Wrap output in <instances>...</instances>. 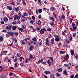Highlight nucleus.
<instances>
[{"mask_svg":"<svg viewBox=\"0 0 78 78\" xmlns=\"http://www.w3.org/2000/svg\"><path fill=\"white\" fill-rule=\"evenodd\" d=\"M54 36L55 38V40L56 42H59V41H60V38H59V36L55 34L54 35Z\"/></svg>","mask_w":78,"mask_h":78,"instance_id":"f257e3e1","label":"nucleus"},{"mask_svg":"<svg viewBox=\"0 0 78 78\" xmlns=\"http://www.w3.org/2000/svg\"><path fill=\"white\" fill-rule=\"evenodd\" d=\"M46 29L45 28H43L41 29L39 31V32L40 34H44V33L45 31H46Z\"/></svg>","mask_w":78,"mask_h":78,"instance_id":"f03ea898","label":"nucleus"},{"mask_svg":"<svg viewBox=\"0 0 78 78\" xmlns=\"http://www.w3.org/2000/svg\"><path fill=\"white\" fill-rule=\"evenodd\" d=\"M5 28L7 30H8V31H10V30H11V29H12V26H6L5 27Z\"/></svg>","mask_w":78,"mask_h":78,"instance_id":"7ed1b4c3","label":"nucleus"},{"mask_svg":"<svg viewBox=\"0 0 78 78\" xmlns=\"http://www.w3.org/2000/svg\"><path fill=\"white\" fill-rule=\"evenodd\" d=\"M45 41H46V45H48V46H49V45H50V44H49L48 42H50V39H48V38H47L45 39Z\"/></svg>","mask_w":78,"mask_h":78,"instance_id":"20e7f679","label":"nucleus"},{"mask_svg":"<svg viewBox=\"0 0 78 78\" xmlns=\"http://www.w3.org/2000/svg\"><path fill=\"white\" fill-rule=\"evenodd\" d=\"M13 9L15 12H18V11L20 10V8L19 7H17V8L14 7Z\"/></svg>","mask_w":78,"mask_h":78,"instance_id":"39448f33","label":"nucleus"},{"mask_svg":"<svg viewBox=\"0 0 78 78\" xmlns=\"http://www.w3.org/2000/svg\"><path fill=\"white\" fill-rule=\"evenodd\" d=\"M36 23L38 25H41V21L40 20H36Z\"/></svg>","mask_w":78,"mask_h":78,"instance_id":"423d86ee","label":"nucleus"},{"mask_svg":"<svg viewBox=\"0 0 78 78\" xmlns=\"http://www.w3.org/2000/svg\"><path fill=\"white\" fill-rule=\"evenodd\" d=\"M7 33L8 34H9L10 36H14V33L12 32H8Z\"/></svg>","mask_w":78,"mask_h":78,"instance_id":"0eeeda50","label":"nucleus"},{"mask_svg":"<svg viewBox=\"0 0 78 78\" xmlns=\"http://www.w3.org/2000/svg\"><path fill=\"white\" fill-rule=\"evenodd\" d=\"M19 16L17 15H15L14 16V20H16L17 19H19Z\"/></svg>","mask_w":78,"mask_h":78,"instance_id":"6e6552de","label":"nucleus"},{"mask_svg":"<svg viewBox=\"0 0 78 78\" xmlns=\"http://www.w3.org/2000/svg\"><path fill=\"white\" fill-rule=\"evenodd\" d=\"M3 20L4 22H8V18L6 16L4 17L3 19Z\"/></svg>","mask_w":78,"mask_h":78,"instance_id":"1a4fd4ad","label":"nucleus"},{"mask_svg":"<svg viewBox=\"0 0 78 78\" xmlns=\"http://www.w3.org/2000/svg\"><path fill=\"white\" fill-rule=\"evenodd\" d=\"M7 8L8 9H9V10L10 11H12V8L9 5L7 7Z\"/></svg>","mask_w":78,"mask_h":78,"instance_id":"9d476101","label":"nucleus"},{"mask_svg":"<svg viewBox=\"0 0 78 78\" xmlns=\"http://www.w3.org/2000/svg\"><path fill=\"white\" fill-rule=\"evenodd\" d=\"M47 63L48 64L49 66H51V61H50V60H48Z\"/></svg>","mask_w":78,"mask_h":78,"instance_id":"9b49d317","label":"nucleus"},{"mask_svg":"<svg viewBox=\"0 0 78 78\" xmlns=\"http://www.w3.org/2000/svg\"><path fill=\"white\" fill-rule=\"evenodd\" d=\"M51 43L52 45H54L55 43H54V38L51 39Z\"/></svg>","mask_w":78,"mask_h":78,"instance_id":"f8f14e48","label":"nucleus"},{"mask_svg":"<svg viewBox=\"0 0 78 78\" xmlns=\"http://www.w3.org/2000/svg\"><path fill=\"white\" fill-rule=\"evenodd\" d=\"M50 10L51 11H54L55 10V7H52L50 8Z\"/></svg>","mask_w":78,"mask_h":78,"instance_id":"ddd939ff","label":"nucleus"},{"mask_svg":"<svg viewBox=\"0 0 78 78\" xmlns=\"http://www.w3.org/2000/svg\"><path fill=\"white\" fill-rule=\"evenodd\" d=\"M12 28L13 30H16L17 29V26H13Z\"/></svg>","mask_w":78,"mask_h":78,"instance_id":"4468645a","label":"nucleus"},{"mask_svg":"<svg viewBox=\"0 0 78 78\" xmlns=\"http://www.w3.org/2000/svg\"><path fill=\"white\" fill-rule=\"evenodd\" d=\"M65 61H67L68 60V58L69 57V55L68 54H67L65 56Z\"/></svg>","mask_w":78,"mask_h":78,"instance_id":"2eb2a0df","label":"nucleus"},{"mask_svg":"<svg viewBox=\"0 0 78 78\" xmlns=\"http://www.w3.org/2000/svg\"><path fill=\"white\" fill-rule=\"evenodd\" d=\"M33 55H30L29 58L28 59V60H29V61H30V60H31V59H33Z\"/></svg>","mask_w":78,"mask_h":78,"instance_id":"dca6fc26","label":"nucleus"},{"mask_svg":"<svg viewBox=\"0 0 78 78\" xmlns=\"http://www.w3.org/2000/svg\"><path fill=\"white\" fill-rule=\"evenodd\" d=\"M44 73L45 74H50L51 73V71H47L44 72Z\"/></svg>","mask_w":78,"mask_h":78,"instance_id":"f3484780","label":"nucleus"},{"mask_svg":"<svg viewBox=\"0 0 78 78\" xmlns=\"http://www.w3.org/2000/svg\"><path fill=\"white\" fill-rule=\"evenodd\" d=\"M4 39V38H3V37L0 36V42H2L3 41Z\"/></svg>","mask_w":78,"mask_h":78,"instance_id":"a211bd4d","label":"nucleus"},{"mask_svg":"<svg viewBox=\"0 0 78 78\" xmlns=\"http://www.w3.org/2000/svg\"><path fill=\"white\" fill-rule=\"evenodd\" d=\"M49 24L51 25V26H53L55 24V21H52V23L50 22Z\"/></svg>","mask_w":78,"mask_h":78,"instance_id":"6ab92c4d","label":"nucleus"},{"mask_svg":"<svg viewBox=\"0 0 78 78\" xmlns=\"http://www.w3.org/2000/svg\"><path fill=\"white\" fill-rule=\"evenodd\" d=\"M70 53L71 56H73V55H74V51L73 50L70 51Z\"/></svg>","mask_w":78,"mask_h":78,"instance_id":"aec40b11","label":"nucleus"},{"mask_svg":"<svg viewBox=\"0 0 78 78\" xmlns=\"http://www.w3.org/2000/svg\"><path fill=\"white\" fill-rule=\"evenodd\" d=\"M23 15L24 17H27L28 16V14L27 13L25 12L23 14Z\"/></svg>","mask_w":78,"mask_h":78,"instance_id":"412c9836","label":"nucleus"},{"mask_svg":"<svg viewBox=\"0 0 78 78\" xmlns=\"http://www.w3.org/2000/svg\"><path fill=\"white\" fill-rule=\"evenodd\" d=\"M66 52L65 51H61L59 52V53H60V54H65Z\"/></svg>","mask_w":78,"mask_h":78,"instance_id":"4be33fe9","label":"nucleus"},{"mask_svg":"<svg viewBox=\"0 0 78 78\" xmlns=\"http://www.w3.org/2000/svg\"><path fill=\"white\" fill-rule=\"evenodd\" d=\"M57 71H58V72H61L62 71V68H59L57 70Z\"/></svg>","mask_w":78,"mask_h":78,"instance_id":"5701e85b","label":"nucleus"},{"mask_svg":"<svg viewBox=\"0 0 78 78\" xmlns=\"http://www.w3.org/2000/svg\"><path fill=\"white\" fill-rule=\"evenodd\" d=\"M22 2L23 5H24L25 6H26V5H27V4H26V2H25V0H23L22 1Z\"/></svg>","mask_w":78,"mask_h":78,"instance_id":"b1692460","label":"nucleus"},{"mask_svg":"<svg viewBox=\"0 0 78 78\" xmlns=\"http://www.w3.org/2000/svg\"><path fill=\"white\" fill-rule=\"evenodd\" d=\"M42 61H43V60H42V59H41V60H39L38 62H37V64H39V63H40V62H42Z\"/></svg>","mask_w":78,"mask_h":78,"instance_id":"393cba45","label":"nucleus"},{"mask_svg":"<svg viewBox=\"0 0 78 78\" xmlns=\"http://www.w3.org/2000/svg\"><path fill=\"white\" fill-rule=\"evenodd\" d=\"M15 4V2L13 1H12L10 3V4L11 5H14Z\"/></svg>","mask_w":78,"mask_h":78,"instance_id":"a878e982","label":"nucleus"},{"mask_svg":"<svg viewBox=\"0 0 78 78\" xmlns=\"http://www.w3.org/2000/svg\"><path fill=\"white\" fill-rule=\"evenodd\" d=\"M47 58L50 59L52 62H53V57H47Z\"/></svg>","mask_w":78,"mask_h":78,"instance_id":"bb28decb","label":"nucleus"},{"mask_svg":"<svg viewBox=\"0 0 78 78\" xmlns=\"http://www.w3.org/2000/svg\"><path fill=\"white\" fill-rule=\"evenodd\" d=\"M63 73L64 75H66V76L67 75V72H66V70H64L63 71Z\"/></svg>","mask_w":78,"mask_h":78,"instance_id":"cd10ccee","label":"nucleus"},{"mask_svg":"<svg viewBox=\"0 0 78 78\" xmlns=\"http://www.w3.org/2000/svg\"><path fill=\"white\" fill-rule=\"evenodd\" d=\"M30 37H27L25 39H24V41H28V40H30Z\"/></svg>","mask_w":78,"mask_h":78,"instance_id":"c85d7f7f","label":"nucleus"},{"mask_svg":"<svg viewBox=\"0 0 78 78\" xmlns=\"http://www.w3.org/2000/svg\"><path fill=\"white\" fill-rule=\"evenodd\" d=\"M31 44H32L33 45H35L36 44V42L35 41H31Z\"/></svg>","mask_w":78,"mask_h":78,"instance_id":"c756f323","label":"nucleus"},{"mask_svg":"<svg viewBox=\"0 0 78 78\" xmlns=\"http://www.w3.org/2000/svg\"><path fill=\"white\" fill-rule=\"evenodd\" d=\"M50 19H51V20H52V21L54 22V20H55V18H53V17L52 16H51Z\"/></svg>","mask_w":78,"mask_h":78,"instance_id":"7c9ffc66","label":"nucleus"},{"mask_svg":"<svg viewBox=\"0 0 78 78\" xmlns=\"http://www.w3.org/2000/svg\"><path fill=\"white\" fill-rule=\"evenodd\" d=\"M32 40L34 41H35V42H37V39L36 38H33L32 39Z\"/></svg>","mask_w":78,"mask_h":78,"instance_id":"2f4dec72","label":"nucleus"},{"mask_svg":"<svg viewBox=\"0 0 78 78\" xmlns=\"http://www.w3.org/2000/svg\"><path fill=\"white\" fill-rule=\"evenodd\" d=\"M19 30L21 32H23L24 31L23 29H22V28H19Z\"/></svg>","mask_w":78,"mask_h":78,"instance_id":"473e14b6","label":"nucleus"},{"mask_svg":"<svg viewBox=\"0 0 78 78\" xmlns=\"http://www.w3.org/2000/svg\"><path fill=\"white\" fill-rule=\"evenodd\" d=\"M38 12L40 14H41L42 12V10L41 9H39L38 10Z\"/></svg>","mask_w":78,"mask_h":78,"instance_id":"72a5a7b5","label":"nucleus"},{"mask_svg":"<svg viewBox=\"0 0 78 78\" xmlns=\"http://www.w3.org/2000/svg\"><path fill=\"white\" fill-rule=\"evenodd\" d=\"M34 22V20H31L30 21V23L31 24H33Z\"/></svg>","mask_w":78,"mask_h":78,"instance_id":"f704fd0d","label":"nucleus"},{"mask_svg":"<svg viewBox=\"0 0 78 78\" xmlns=\"http://www.w3.org/2000/svg\"><path fill=\"white\" fill-rule=\"evenodd\" d=\"M13 18H14V17L13 16H11L9 18V20H13Z\"/></svg>","mask_w":78,"mask_h":78,"instance_id":"c9c22d12","label":"nucleus"},{"mask_svg":"<svg viewBox=\"0 0 78 78\" xmlns=\"http://www.w3.org/2000/svg\"><path fill=\"white\" fill-rule=\"evenodd\" d=\"M50 76L51 78H55V76L52 74L50 75Z\"/></svg>","mask_w":78,"mask_h":78,"instance_id":"e433bc0d","label":"nucleus"},{"mask_svg":"<svg viewBox=\"0 0 78 78\" xmlns=\"http://www.w3.org/2000/svg\"><path fill=\"white\" fill-rule=\"evenodd\" d=\"M16 55L18 57H20L21 56V54L20 53H17Z\"/></svg>","mask_w":78,"mask_h":78,"instance_id":"4c0bfd02","label":"nucleus"},{"mask_svg":"<svg viewBox=\"0 0 78 78\" xmlns=\"http://www.w3.org/2000/svg\"><path fill=\"white\" fill-rule=\"evenodd\" d=\"M0 77L1 78H5V76L2 74L1 75Z\"/></svg>","mask_w":78,"mask_h":78,"instance_id":"58836bf2","label":"nucleus"},{"mask_svg":"<svg viewBox=\"0 0 78 78\" xmlns=\"http://www.w3.org/2000/svg\"><path fill=\"white\" fill-rule=\"evenodd\" d=\"M69 20H70V24H71V23H72V21H73V19H69Z\"/></svg>","mask_w":78,"mask_h":78,"instance_id":"ea45409f","label":"nucleus"},{"mask_svg":"<svg viewBox=\"0 0 78 78\" xmlns=\"http://www.w3.org/2000/svg\"><path fill=\"white\" fill-rule=\"evenodd\" d=\"M36 14H37V15H38V14H39V10H38V9H36Z\"/></svg>","mask_w":78,"mask_h":78,"instance_id":"a19ab883","label":"nucleus"},{"mask_svg":"<svg viewBox=\"0 0 78 78\" xmlns=\"http://www.w3.org/2000/svg\"><path fill=\"white\" fill-rule=\"evenodd\" d=\"M74 78H78V74H76Z\"/></svg>","mask_w":78,"mask_h":78,"instance_id":"79ce46f5","label":"nucleus"},{"mask_svg":"<svg viewBox=\"0 0 78 78\" xmlns=\"http://www.w3.org/2000/svg\"><path fill=\"white\" fill-rule=\"evenodd\" d=\"M61 18L62 19H65V16H64V15H62Z\"/></svg>","mask_w":78,"mask_h":78,"instance_id":"37998d69","label":"nucleus"},{"mask_svg":"<svg viewBox=\"0 0 78 78\" xmlns=\"http://www.w3.org/2000/svg\"><path fill=\"white\" fill-rule=\"evenodd\" d=\"M72 37H69V41H72Z\"/></svg>","mask_w":78,"mask_h":78,"instance_id":"c03bdc74","label":"nucleus"},{"mask_svg":"<svg viewBox=\"0 0 78 78\" xmlns=\"http://www.w3.org/2000/svg\"><path fill=\"white\" fill-rule=\"evenodd\" d=\"M20 66H21V67H23V66H24V65L23 64V63L21 62L20 63Z\"/></svg>","mask_w":78,"mask_h":78,"instance_id":"a18cd8bd","label":"nucleus"},{"mask_svg":"<svg viewBox=\"0 0 78 78\" xmlns=\"http://www.w3.org/2000/svg\"><path fill=\"white\" fill-rule=\"evenodd\" d=\"M21 17H22V19H26V17H24V16L23 15H21Z\"/></svg>","mask_w":78,"mask_h":78,"instance_id":"49530a36","label":"nucleus"},{"mask_svg":"<svg viewBox=\"0 0 78 78\" xmlns=\"http://www.w3.org/2000/svg\"><path fill=\"white\" fill-rule=\"evenodd\" d=\"M17 62L15 63V66H14L15 67H17Z\"/></svg>","mask_w":78,"mask_h":78,"instance_id":"de8ad7c7","label":"nucleus"},{"mask_svg":"<svg viewBox=\"0 0 78 78\" xmlns=\"http://www.w3.org/2000/svg\"><path fill=\"white\" fill-rule=\"evenodd\" d=\"M47 31H51L52 30L50 28H48L47 29Z\"/></svg>","mask_w":78,"mask_h":78,"instance_id":"09e8293b","label":"nucleus"},{"mask_svg":"<svg viewBox=\"0 0 78 78\" xmlns=\"http://www.w3.org/2000/svg\"><path fill=\"white\" fill-rule=\"evenodd\" d=\"M23 59V57H21L20 58V61H22V60Z\"/></svg>","mask_w":78,"mask_h":78,"instance_id":"8fccbe9b","label":"nucleus"},{"mask_svg":"<svg viewBox=\"0 0 78 78\" xmlns=\"http://www.w3.org/2000/svg\"><path fill=\"white\" fill-rule=\"evenodd\" d=\"M74 78V74L71 75L70 77V78Z\"/></svg>","mask_w":78,"mask_h":78,"instance_id":"3c124183","label":"nucleus"},{"mask_svg":"<svg viewBox=\"0 0 78 78\" xmlns=\"http://www.w3.org/2000/svg\"><path fill=\"white\" fill-rule=\"evenodd\" d=\"M64 65L65 66H66V67H68V69H69V67H68V66H69V65H68V64H64Z\"/></svg>","mask_w":78,"mask_h":78,"instance_id":"603ef678","label":"nucleus"},{"mask_svg":"<svg viewBox=\"0 0 78 78\" xmlns=\"http://www.w3.org/2000/svg\"><path fill=\"white\" fill-rule=\"evenodd\" d=\"M70 30H71V31H75V30H74L72 28H69Z\"/></svg>","mask_w":78,"mask_h":78,"instance_id":"864d4df0","label":"nucleus"},{"mask_svg":"<svg viewBox=\"0 0 78 78\" xmlns=\"http://www.w3.org/2000/svg\"><path fill=\"white\" fill-rule=\"evenodd\" d=\"M73 29L75 31V30L76 29V27L75 26L74 27H73Z\"/></svg>","mask_w":78,"mask_h":78,"instance_id":"5fc2aeb1","label":"nucleus"},{"mask_svg":"<svg viewBox=\"0 0 78 78\" xmlns=\"http://www.w3.org/2000/svg\"><path fill=\"white\" fill-rule=\"evenodd\" d=\"M42 63L43 64H44L45 65H47V63H46V62H42Z\"/></svg>","mask_w":78,"mask_h":78,"instance_id":"6e6d98bb","label":"nucleus"},{"mask_svg":"<svg viewBox=\"0 0 78 78\" xmlns=\"http://www.w3.org/2000/svg\"><path fill=\"white\" fill-rule=\"evenodd\" d=\"M11 59H7V61L8 62H11Z\"/></svg>","mask_w":78,"mask_h":78,"instance_id":"4d7b16f0","label":"nucleus"},{"mask_svg":"<svg viewBox=\"0 0 78 78\" xmlns=\"http://www.w3.org/2000/svg\"><path fill=\"white\" fill-rule=\"evenodd\" d=\"M22 28L23 29H25V26L23 25H22Z\"/></svg>","mask_w":78,"mask_h":78,"instance_id":"13d9d810","label":"nucleus"},{"mask_svg":"<svg viewBox=\"0 0 78 78\" xmlns=\"http://www.w3.org/2000/svg\"><path fill=\"white\" fill-rule=\"evenodd\" d=\"M6 37H9V35L8 34H6L5 35Z\"/></svg>","mask_w":78,"mask_h":78,"instance_id":"bf43d9fd","label":"nucleus"},{"mask_svg":"<svg viewBox=\"0 0 78 78\" xmlns=\"http://www.w3.org/2000/svg\"><path fill=\"white\" fill-rule=\"evenodd\" d=\"M76 33H74L73 34V37H75V36H76Z\"/></svg>","mask_w":78,"mask_h":78,"instance_id":"052dcab7","label":"nucleus"},{"mask_svg":"<svg viewBox=\"0 0 78 78\" xmlns=\"http://www.w3.org/2000/svg\"><path fill=\"white\" fill-rule=\"evenodd\" d=\"M72 26L73 27H75V26L76 25L75 24H74L73 23L72 24Z\"/></svg>","mask_w":78,"mask_h":78,"instance_id":"680f3d73","label":"nucleus"},{"mask_svg":"<svg viewBox=\"0 0 78 78\" xmlns=\"http://www.w3.org/2000/svg\"><path fill=\"white\" fill-rule=\"evenodd\" d=\"M32 19H33V20H35L36 19H35V17H34V16H32Z\"/></svg>","mask_w":78,"mask_h":78,"instance_id":"e2e57ef3","label":"nucleus"},{"mask_svg":"<svg viewBox=\"0 0 78 78\" xmlns=\"http://www.w3.org/2000/svg\"><path fill=\"white\" fill-rule=\"evenodd\" d=\"M9 76H11L12 75H13V73H10L9 74Z\"/></svg>","mask_w":78,"mask_h":78,"instance_id":"0e129e2a","label":"nucleus"},{"mask_svg":"<svg viewBox=\"0 0 78 78\" xmlns=\"http://www.w3.org/2000/svg\"><path fill=\"white\" fill-rule=\"evenodd\" d=\"M25 20L23 19H22L21 20V21L22 22H25Z\"/></svg>","mask_w":78,"mask_h":78,"instance_id":"69168bd1","label":"nucleus"},{"mask_svg":"<svg viewBox=\"0 0 78 78\" xmlns=\"http://www.w3.org/2000/svg\"><path fill=\"white\" fill-rule=\"evenodd\" d=\"M6 30H2V32H4V33H6Z\"/></svg>","mask_w":78,"mask_h":78,"instance_id":"338daca9","label":"nucleus"},{"mask_svg":"<svg viewBox=\"0 0 78 78\" xmlns=\"http://www.w3.org/2000/svg\"><path fill=\"white\" fill-rule=\"evenodd\" d=\"M66 42L67 43V44H69V40H66Z\"/></svg>","mask_w":78,"mask_h":78,"instance_id":"774afa93","label":"nucleus"}]
</instances>
